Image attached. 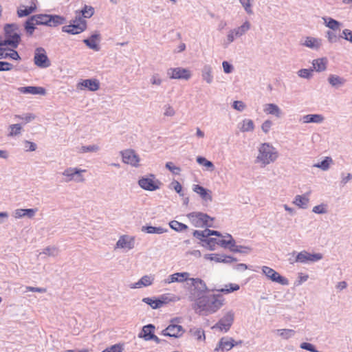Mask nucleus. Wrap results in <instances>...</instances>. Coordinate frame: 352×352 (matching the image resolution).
I'll list each match as a JSON object with an SVG mask.
<instances>
[{
    "label": "nucleus",
    "instance_id": "1",
    "mask_svg": "<svg viewBox=\"0 0 352 352\" xmlns=\"http://www.w3.org/2000/svg\"><path fill=\"white\" fill-rule=\"evenodd\" d=\"M188 287V299L190 301L197 302L206 294L210 292H220L225 294H229L238 291L240 288L237 284L230 283L222 289H209L206 283L199 278H190L189 282H187Z\"/></svg>",
    "mask_w": 352,
    "mask_h": 352
},
{
    "label": "nucleus",
    "instance_id": "2",
    "mask_svg": "<svg viewBox=\"0 0 352 352\" xmlns=\"http://www.w3.org/2000/svg\"><path fill=\"white\" fill-rule=\"evenodd\" d=\"M224 298L221 294H206L197 302L193 305V309L199 314L202 311L208 314L217 312L223 305Z\"/></svg>",
    "mask_w": 352,
    "mask_h": 352
},
{
    "label": "nucleus",
    "instance_id": "3",
    "mask_svg": "<svg viewBox=\"0 0 352 352\" xmlns=\"http://www.w3.org/2000/svg\"><path fill=\"white\" fill-rule=\"evenodd\" d=\"M5 38L4 43L10 50H15L21 41V36L19 28L14 24H8L4 28Z\"/></svg>",
    "mask_w": 352,
    "mask_h": 352
},
{
    "label": "nucleus",
    "instance_id": "4",
    "mask_svg": "<svg viewBox=\"0 0 352 352\" xmlns=\"http://www.w3.org/2000/svg\"><path fill=\"white\" fill-rule=\"evenodd\" d=\"M278 157L276 148L268 143H263L258 148L256 161L265 166L274 162Z\"/></svg>",
    "mask_w": 352,
    "mask_h": 352
},
{
    "label": "nucleus",
    "instance_id": "5",
    "mask_svg": "<svg viewBox=\"0 0 352 352\" xmlns=\"http://www.w3.org/2000/svg\"><path fill=\"white\" fill-rule=\"evenodd\" d=\"M87 29V22L81 16H76L69 25L62 28V31L70 34H78Z\"/></svg>",
    "mask_w": 352,
    "mask_h": 352
},
{
    "label": "nucleus",
    "instance_id": "6",
    "mask_svg": "<svg viewBox=\"0 0 352 352\" xmlns=\"http://www.w3.org/2000/svg\"><path fill=\"white\" fill-rule=\"evenodd\" d=\"M33 20L37 25H47L49 26H56L63 24L65 19L58 15L36 14L32 16Z\"/></svg>",
    "mask_w": 352,
    "mask_h": 352
},
{
    "label": "nucleus",
    "instance_id": "7",
    "mask_svg": "<svg viewBox=\"0 0 352 352\" xmlns=\"http://www.w3.org/2000/svg\"><path fill=\"white\" fill-rule=\"evenodd\" d=\"M138 184L144 190L154 191L160 188L162 183L155 178L154 175L151 174L148 177H141L138 181Z\"/></svg>",
    "mask_w": 352,
    "mask_h": 352
},
{
    "label": "nucleus",
    "instance_id": "8",
    "mask_svg": "<svg viewBox=\"0 0 352 352\" xmlns=\"http://www.w3.org/2000/svg\"><path fill=\"white\" fill-rule=\"evenodd\" d=\"M212 221H196L195 226H199L201 227H206L205 230H194L192 232L193 236H201V237H206V236H210L212 235H214L217 236H223L221 233L219 231L217 230H212L208 229V227L212 226Z\"/></svg>",
    "mask_w": 352,
    "mask_h": 352
},
{
    "label": "nucleus",
    "instance_id": "9",
    "mask_svg": "<svg viewBox=\"0 0 352 352\" xmlns=\"http://www.w3.org/2000/svg\"><path fill=\"white\" fill-rule=\"evenodd\" d=\"M262 272L263 274L266 276L267 278L272 282L278 283L281 285H289V280L287 278L283 276L278 272L270 267L263 266Z\"/></svg>",
    "mask_w": 352,
    "mask_h": 352
},
{
    "label": "nucleus",
    "instance_id": "10",
    "mask_svg": "<svg viewBox=\"0 0 352 352\" xmlns=\"http://www.w3.org/2000/svg\"><path fill=\"white\" fill-rule=\"evenodd\" d=\"M234 320V312L232 310L228 311L226 314L213 326V329H219L220 331L228 332Z\"/></svg>",
    "mask_w": 352,
    "mask_h": 352
},
{
    "label": "nucleus",
    "instance_id": "11",
    "mask_svg": "<svg viewBox=\"0 0 352 352\" xmlns=\"http://www.w3.org/2000/svg\"><path fill=\"white\" fill-rule=\"evenodd\" d=\"M34 64L40 68H47L51 65V62L47 56L46 51L43 47H37L34 51Z\"/></svg>",
    "mask_w": 352,
    "mask_h": 352
},
{
    "label": "nucleus",
    "instance_id": "12",
    "mask_svg": "<svg viewBox=\"0 0 352 352\" xmlns=\"http://www.w3.org/2000/svg\"><path fill=\"white\" fill-rule=\"evenodd\" d=\"M135 238L133 236L123 234L120 236L116 242L115 249H124L130 250L134 248Z\"/></svg>",
    "mask_w": 352,
    "mask_h": 352
},
{
    "label": "nucleus",
    "instance_id": "13",
    "mask_svg": "<svg viewBox=\"0 0 352 352\" xmlns=\"http://www.w3.org/2000/svg\"><path fill=\"white\" fill-rule=\"evenodd\" d=\"M121 155L124 163L130 164L133 166H138L139 165L140 157L133 150H125L121 152Z\"/></svg>",
    "mask_w": 352,
    "mask_h": 352
},
{
    "label": "nucleus",
    "instance_id": "14",
    "mask_svg": "<svg viewBox=\"0 0 352 352\" xmlns=\"http://www.w3.org/2000/svg\"><path fill=\"white\" fill-rule=\"evenodd\" d=\"M168 74L171 79L188 80L191 76L190 72L188 69L182 67L170 68L168 70Z\"/></svg>",
    "mask_w": 352,
    "mask_h": 352
},
{
    "label": "nucleus",
    "instance_id": "15",
    "mask_svg": "<svg viewBox=\"0 0 352 352\" xmlns=\"http://www.w3.org/2000/svg\"><path fill=\"white\" fill-rule=\"evenodd\" d=\"M234 339L229 337H222L214 349V351H228L234 347L233 344Z\"/></svg>",
    "mask_w": 352,
    "mask_h": 352
},
{
    "label": "nucleus",
    "instance_id": "16",
    "mask_svg": "<svg viewBox=\"0 0 352 352\" xmlns=\"http://www.w3.org/2000/svg\"><path fill=\"white\" fill-rule=\"evenodd\" d=\"M78 88L81 90L87 89L89 91H95L99 89L100 82L98 80L95 78L82 80L78 82Z\"/></svg>",
    "mask_w": 352,
    "mask_h": 352
},
{
    "label": "nucleus",
    "instance_id": "17",
    "mask_svg": "<svg viewBox=\"0 0 352 352\" xmlns=\"http://www.w3.org/2000/svg\"><path fill=\"white\" fill-rule=\"evenodd\" d=\"M10 58L13 60H19L21 58L16 50H10L3 41L0 42V59Z\"/></svg>",
    "mask_w": 352,
    "mask_h": 352
},
{
    "label": "nucleus",
    "instance_id": "18",
    "mask_svg": "<svg viewBox=\"0 0 352 352\" xmlns=\"http://www.w3.org/2000/svg\"><path fill=\"white\" fill-rule=\"evenodd\" d=\"M19 91L24 94H32V95H45L46 91L43 87H21L19 88Z\"/></svg>",
    "mask_w": 352,
    "mask_h": 352
},
{
    "label": "nucleus",
    "instance_id": "19",
    "mask_svg": "<svg viewBox=\"0 0 352 352\" xmlns=\"http://www.w3.org/2000/svg\"><path fill=\"white\" fill-rule=\"evenodd\" d=\"M197 239H199L201 241V245L211 251H213L215 250V246L217 245V239L215 238H212L210 236H206V237H201V236H195Z\"/></svg>",
    "mask_w": 352,
    "mask_h": 352
},
{
    "label": "nucleus",
    "instance_id": "20",
    "mask_svg": "<svg viewBox=\"0 0 352 352\" xmlns=\"http://www.w3.org/2000/svg\"><path fill=\"white\" fill-rule=\"evenodd\" d=\"M167 330L168 331L169 337L173 338H179L183 333L185 332V330L182 327V326L179 324H170L167 327Z\"/></svg>",
    "mask_w": 352,
    "mask_h": 352
},
{
    "label": "nucleus",
    "instance_id": "21",
    "mask_svg": "<svg viewBox=\"0 0 352 352\" xmlns=\"http://www.w3.org/2000/svg\"><path fill=\"white\" fill-rule=\"evenodd\" d=\"M189 273L188 272H177L170 275L168 279V283L178 282L182 283L184 281L189 282Z\"/></svg>",
    "mask_w": 352,
    "mask_h": 352
},
{
    "label": "nucleus",
    "instance_id": "22",
    "mask_svg": "<svg viewBox=\"0 0 352 352\" xmlns=\"http://www.w3.org/2000/svg\"><path fill=\"white\" fill-rule=\"evenodd\" d=\"M36 8V4L32 2L30 6H21L17 10L19 17L26 16L32 13Z\"/></svg>",
    "mask_w": 352,
    "mask_h": 352
},
{
    "label": "nucleus",
    "instance_id": "23",
    "mask_svg": "<svg viewBox=\"0 0 352 352\" xmlns=\"http://www.w3.org/2000/svg\"><path fill=\"white\" fill-rule=\"evenodd\" d=\"M155 327L153 324H148L146 325H144L141 332L139 333L138 337L140 338H144V340L148 341L150 340L148 338V336H149L150 334L154 333Z\"/></svg>",
    "mask_w": 352,
    "mask_h": 352
},
{
    "label": "nucleus",
    "instance_id": "24",
    "mask_svg": "<svg viewBox=\"0 0 352 352\" xmlns=\"http://www.w3.org/2000/svg\"><path fill=\"white\" fill-rule=\"evenodd\" d=\"M86 172V170L85 169H78V168H67L66 169L64 172H63V175L66 176V177H68L69 178V180L72 179L74 178V176L75 175H78L80 177V179H78V181L80 182H82L84 181V179L82 178V176L80 175V174L81 173H85Z\"/></svg>",
    "mask_w": 352,
    "mask_h": 352
},
{
    "label": "nucleus",
    "instance_id": "25",
    "mask_svg": "<svg viewBox=\"0 0 352 352\" xmlns=\"http://www.w3.org/2000/svg\"><path fill=\"white\" fill-rule=\"evenodd\" d=\"M36 212V209H17L14 212V217L21 218L26 216L28 218H32Z\"/></svg>",
    "mask_w": 352,
    "mask_h": 352
},
{
    "label": "nucleus",
    "instance_id": "26",
    "mask_svg": "<svg viewBox=\"0 0 352 352\" xmlns=\"http://www.w3.org/2000/svg\"><path fill=\"white\" fill-rule=\"evenodd\" d=\"M193 190L199 194L202 199L205 200H212V196L210 194V191L204 188V187L199 185H195L193 187Z\"/></svg>",
    "mask_w": 352,
    "mask_h": 352
},
{
    "label": "nucleus",
    "instance_id": "27",
    "mask_svg": "<svg viewBox=\"0 0 352 352\" xmlns=\"http://www.w3.org/2000/svg\"><path fill=\"white\" fill-rule=\"evenodd\" d=\"M153 278L151 276L145 275L143 276L137 283H135L132 288H140L142 286L147 287L152 285Z\"/></svg>",
    "mask_w": 352,
    "mask_h": 352
},
{
    "label": "nucleus",
    "instance_id": "28",
    "mask_svg": "<svg viewBox=\"0 0 352 352\" xmlns=\"http://www.w3.org/2000/svg\"><path fill=\"white\" fill-rule=\"evenodd\" d=\"M264 111L267 114L274 115L278 118L280 116V113H281V111H280V109H279V107L276 104H272V103L267 104L265 106Z\"/></svg>",
    "mask_w": 352,
    "mask_h": 352
},
{
    "label": "nucleus",
    "instance_id": "29",
    "mask_svg": "<svg viewBox=\"0 0 352 352\" xmlns=\"http://www.w3.org/2000/svg\"><path fill=\"white\" fill-rule=\"evenodd\" d=\"M94 14V9L92 6L85 5L84 8L80 11L76 12V16H82L84 18H90Z\"/></svg>",
    "mask_w": 352,
    "mask_h": 352
},
{
    "label": "nucleus",
    "instance_id": "30",
    "mask_svg": "<svg viewBox=\"0 0 352 352\" xmlns=\"http://www.w3.org/2000/svg\"><path fill=\"white\" fill-rule=\"evenodd\" d=\"M314 68L317 72H322L326 69L327 60L326 58H318L314 60L313 63Z\"/></svg>",
    "mask_w": 352,
    "mask_h": 352
},
{
    "label": "nucleus",
    "instance_id": "31",
    "mask_svg": "<svg viewBox=\"0 0 352 352\" xmlns=\"http://www.w3.org/2000/svg\"><path fill=\"white\" fill-rule=\"evenodd\" d=\"M294 203L300 208H306L309 203V195H297L295 197Z\"/></svg>",
    "mask_w": 352,
    "mask_h": 352
},
{
    "label": "nucleus",
    "instance_id": "32",
    "mask_svg": "<svg viewBox=\"0 0 352 352\" xmlns=\"http://www.w3.org/2000/svg\"><path fill=\"white\" fill-rule=\"evenodd\" d=\"M324 120L322 116L319 114H309L303 117V122L305 123L315 122L320 123Z\"/></svg>",
    "mask_w": 352,
    "mask_h": 352
},
{
    "label": "nucleus",
    "instance_id": "33",
    "mask_svg": "<svg viewBox=\"0 0 352 352\" xmlns=\"http://www.w3.org/2000/svg\"><path fill=\"white\" fill-rule=\"evenodd\" d=\"M254 129V124L250 119H245L241 122L240 130L242 132L252 131Z\"/></svg>",
    "mask_w": 352,
    "mask_h": 352
},
{
    "label": "nucleus",
    "instance_id": "34",
    "mask_svg": "<svg viewBox=\"0 0 352 352\" xmlns=\"http://www.w3.org/2000/svg\"><path fill=\"white\" fill-rule=\"evenodd\" d=\"M320 41L314 38L308 36L306 38L304 45L306 47H310V48H318L320 46Z\"/></svg>",
    "mask_w": 352,
    "mask_h": 352
},
{
    "label": "nucleus",
    "instance_id": "35",
    "mask_svg": "<svg viewBox=\"0 0 352 352\" xmlns=\"http://www.w3.org/2000/svg\"><path fill=\"white\" fill-rule=\"evenodd\" d=\"M142 230L149 234H162L166 231V230L162 227H155L152 226H143Z\"/></svg>",
    "mask_w": 352,
    "mask_h": 352
},
{
    "label": "nucleus",
    "instance_id": "36",
    "mask_svg": "<svg viewBox=\"0 0 352 352\" xmlns=\"http://www.w3.org/2000/svg\"><path fill=\"white\" fill-rule=\"evenodd\" d=\"M189 333L194 337H195L198 340H205L206 336L204 333V331L201 328H192L190 329Z\"/></svg>",
    "mask_w": 352,
    "mask_h": 352
},
{
    "label": "nucleus",
    "instance_id": "37",
    "mask_svg": "<svg viewBox=\"0 0 352 352\" xmlns=\"http://www.w3.org/2000/svg\"><path fill=\"white\" fill-rule=\"evenodd\" d=\"M277 332L281 338L286 340L294 336L296 333L294 330L289 329H278Z\"/></svg>",
    "mask_w": 352,
    "mask_h": 352
},
{
    "label": "nucleus",
    "instance_id": "38",
    "mask_svg": "<svg viewBox=\"0 0 352 352\" xmlns=\"http://www.w3.org/2000/svg\"><path fill=\"white\" fill-rule=\"evenodd\" d=\"M332 162L333 160L330 157H326L323 161H322L320 163L315 164L314 166L323 170H327L329 169V166Z\"/></svg>",
    "mask_w": 352,
    "mask_h": 352
},
{
    "label": "nucleus",
    "instance_id": "39",
    "mask_svg": "<svg viewBox=\"0 0 352 352\" xmlns=\"http://www.w3.org/2000/svg\"><path fill=\"white\" fill-rule=\"evenodd\" d=\"M41 254H44L50 256H56L58 254V249L55 246H47L43 250Z\"/></svg>",
    "mask_w": 352,
    "mask_h": 352
},
{
    "label": "nucleus",
    "instance_id": "40",
    "mask_svg": "<svg viewBox=\"0 0 352 352\" xmlns=\"http://www.w3.org/2000/svg\"><path fill=\"white\" fill-rule=\"evenodd\" d=\"M326 25L333 30H340V23L335 19L329 18L327 19H324Z\"/></svg>",
    "mask_w": 352,
    "mask_h": 352
},
{
    "label": "nucleus",
    "instance_id": "41",
    "mask_svg": "<svg viewBox=\"0 0 352 352\" xmlns=\"http://www.w3.org/2000/svg\"><path fill=\"white\" fill-rule=\"evenodd\" d=\"M168 224L172 229L176 231H182L188 228L186 225L181 223L180 221H169Z\"/></svg>",
    "mask_w": 352,
    "mask_h": 352
},
{
    "label": "nucleus",
    "instance_id": "42",
    "mask_svg": "<svg viewBox=\"0 0 352 352\" xmlns=\"http://www.w3.org/2000/svg\"><path fill=\"white\" fill-rule=\"evenodd\" d=\"M250 28V24L249 22H245L241 26L239 27L236 29H234L236 32V36H241L245 32H246Z\"/></svg>",
    "mask_w": 352,
    "mask_h": 352
},
{
    "label": "nucleus",
    "instance_id": "43",
    "mask_svg": "<svg viewBox=\"0 0 352 352\" xmlns=\"http://www.w3.org/2000/svg\"><path fill=\"white\" fill-rule=\"evenodd\" d=\"M223 254H205L204 258L207 260L214 261L217 263L223 262Z\"/></svg>",
    "mask_w": 352,
    "mask_h": 352
},
{
    "label": "nucleus",
    "instance_id": "44",
    "mask_svg": "<svg viewBox=\"0 0 352 352\" xmlns=\"http://www.w3.org/2000/svg\"><path fill=\"white\" fill-rule=\"evenodd\" d=\"M158 298L157 303L156 304V307H162L164 305L168 303L170 301H173L171 298H169L168 294H162Z\"/></svg>",
    "mask_w": 352,
    "mask_h": 352
},
{
    "label": "nucleus",
    "instance_id": "45",
    "mask_svg": "<svg viewBox=\"0 0 352 352\" xmlns=\"http://www.w3.org/2000/svg\"><path fill=\"white\" fill-rule=\"evenodd\" d=\"M36 25V24L35 23L34 20H33L32 16L26 21L25 30L30 35L33 34Z\"/></svg>",
    "mask_w": 352,
    "mask_h": 352
},
{
    "label": "nucleus",
    "instance_id": "46",
    "mask_svg": "<svg viewBox=\"0 0 352 352\" xmlns=\"http://www.w3.org/2000/svg\"><path fill=\"white\" fill-rule=\"evenodd\" d=\"M157 301H158V298H155V297H153V298L146 297V298H144L142 299V302L150 305L152 307V309H153L160 308V307H156V304L157 303Z\"/></svg>",
    "mask_w": 352,
    "mask_h": 352
},
{
    "label": "nucleus",
    "instance_id": "47",
    "mask_svg": "<svg viewBox=\"0 0 352 352\" xmlns=\"http://www.w3.org/2000/svg\"><path fill=\"white\" fill-rule=\"evenodd\" d=\"M188 218H193L194 220H213L212 218H210L206 214H204L203 213L197 212V213H192L188 215Z\"/></svg>",
    "mask_w": 352,
    "mask_h": 352
},
{
    "label": "nucleus",
    "instance_id": "48",
    "mask_svg": "<svg viewBox=\"0 0 352 352\" xmlns=\"http://www.w3.org/2000/svg\"><path fill=\"white\" fill-rule=\"evenodd\" d=\"M251 248L247 246L236 245L234 248H231V252H239L242 254H249L251 252Z\"/></svg>",
    "mask_w": 352,
    "mask_h": 352
},
{
    "label": "nucleus",
    "instance_id": "49",
    "mask_svg": "<svg viewBox=\"0 0 352 352\" xmlns=\"http://www.w3.org/2000/svg\"><path fill=\"white\" fill-rule=\"evenodd\" d=\"M329 82L331 85L336 86V85H339L343 84L344 82V80L340 78L339 76L331 75L329 77Z\"/></svg>",
    "mask_w": 352,
    "mask_h": 352
},
{
    "label": "nucleus",
    "instance_id": "50",
    "mask_svg": "<svg viewBox=\"0 0 352 352\" xmlns=\"http://www.w3.org/2000/svg\"><path fill=\"white\" fill-rule=\"evenodd\" d=\"M197 162L204 166H206L208 168H211L212 170L214 168L213 164L210 162L206 160L205 157H197Z\"/></svg>",
    "mask_w": 352,
    "mask_h": 352
},
{
    "label": "nucleus",
    "instance_id": "51",
    "mask_svg": "<svg viewBox=\"0 0 352 352\" xmlns=\"http://www.w3.org/2000/svg\"><path fill=\"white\" fill-rule=\"evenodd\" d=\"M96 36H92L89 39H85L84 43L90 48L98 50V45L96 41Z\"/></svg>",
    "mask_w": 352,
    "mask_h": 352
},
{
    "label": "nucleus",
    "instance_id": "52",
    "mask_svg": "<svg viewBox=\"0 0 352 352\" xmlns=\"http://www.w3.org/2000/svg\"><path fill=\"white\" fill-rule=\"evenodd\" d=\"M10 136H14L19 135L21 133V126L20 124H12L10 126Z\"/></svg>",
    "mask_w": 352,
    "mask_h": 352
},
{
    "label": "nucleus",
    "instance_id": "53",
    "mask_svg": "<svg viewBox=\"0 0 352 352\" xmlns=\"http://www.w3.org/2000/svg\"><path fill=\"white\" fill-rule=\"evenodd\" d=\"M295 262L298 263H307V252L302 251L299 252L295 259Z\"/></svg>",
    "mask_w": 352,
    "mask_h": 352
},
{
    "label": "nucleus",
    "instance_id": "54",
    "mask_svg": "<svg viewBox=\"0 0 352 352\" xmlns=\"http://www.w3.org/2000/svg\"><path fill=\"white\" fill-rule=\"evenodd\" d=\"M322 254L321 253H314L311 254L307 252V262H316L322 258Z\"/></svg>",
    "mask_w": 352,
    "mask_h": 352
},
{
    "label": "nucleus",
    "instance_id": "55",
    "mask_svg": "<svg viewBox=\"0 0 352 352\" xmlns=\"http://www.w3.org/2000/svg\"><path fill=\"white\" fill-rule=\"evenodd\" d=\"M300 347L310 352H319L316 346L309 342H302L300 344Z\"/></svg>",
    "mask_w": 352,
    "mask_h": 352
},
{
    "label": "nucleus",
    "instance_id": "56",
    "mask_svg": "<svg viewBox=\"0 0 352 352\" xmlns=\"http://www.w3.org/2000/svg\"><path fill=\"white\" fill-rule=\"evenodd\" d=\"M166 167L173 174H179L181 171V169L179 167H177L174 165V164L171 162H168L166 164Z\"/></svg>",
    "mask_w": 352,
    "mask_h": 352
},
{
    "label": "nucleus",
    "instance_id": "57",
    "mask_svg": "<svg viewBox=\"0 0 352 352\" xmlns=\"http://www.w3.org/2000/svg\"><path fill=\"white\" fill-rule=\"evenodd\" d=\"M47 289L44 287H35L32 286H26L25 290L24 292H38V293H45L46 292Z\"/></svg>",
    "mask_w": 352,
    "mask_h": 352
},
{
    "label": "nucleus",
    "instance_id": "58",
    "mask_svg": "<svg viewBox=\"0 0 352 352\" xmlns=\"http://www.w3.org/2000/svg\"><path fill=\"white\" fill-rule=\"evenodd\" d=\"M312 72V69H302L298 71V75L302 78H308L311 76Z\"/></svg>",
    "mask_w": 352,
    "mask_h": 352
},
{
    "label": "nucleus",
    "instance_id": "59",
    "mask_svg": "<svg viewBox=\"0 0 352 352\" xmlns=\"http://www.w3.org/2000/svg\"><path fill=\"white\" fill-rule=\"evenodd\" d=\"M24 144L27 151H34L36 149V145L34 142L25 140Z\"/></svg>",
    "mask_w": 352,
    "mask_h": 352
},
{
    "label": "nucleus",
    "instance_id": "60",
    "mask_svg": "<svg viewBox=\"0 0 352 352\" xmlns=\"http://www.w3.org/2000/svg\"><path fill=\"white\" fill-rule=\"evenodd\" d=\"M313 212L318 214H322L327 212L326 205L321 204L314 207Z\"/></svg>",
    "mask_w": 352,
    "mask_h": 352
},
{
    "label": "nucleus",
    "instance_id": "61",
    "mask_svg": "<svg viewBox=\"0 0 352 352\" xmlns=\"http://www.w3.org/2000/svg\"><path fill=\"white\" fill-rule=\"evenodd\" d=\"M12 69V65L8 62L0 61V72L10 71Z\"/></svg>",
    "mask_w": 352,
    "mask_h": 352
},
{
    "label": "nucleus",
    "instance_id": "62",
    "mask_svg": "<svg viewBox=\"0 0 352 352\" xmlns=\"http://www.w3.org/2000/svg\"><path fill=\"white\" fill-rule=\"evenodd\" d=\"M243 8H245V11L248 13H252V9H251V3L250 0H239Z\"/></svg>",
    "mask_w": 352,
    "mask_h": 352
},
{
    "label": "nucleus",
    "instance_id": "63",
    "mask_svg": "<svg viewBox=\"0 0 352 352\" xmlns=\"http://www.w3.org/2000/svg\"><path fill=\"white\" fill-rule=\"evenodd\" d=\"M110 352H122L123 350L122 344H116L108 348Z\"/></svg>",
    "mask_w": 352,
    "mask_h": 352
},
{
    "label": "nucleus",
    "instance_id": "64",
    "mask_svg": "<svg viewBox=\"0 0 352 352\" xmlns=\"http://www.w3.org/2000/svg\"><path fill=\"white\" fill-rule=\"evenodd\" d=\"M343 38L352 43V31L348 29H345L342 32Z\"/></svg>",
    "mask_w": 352,
    "mask_h": 352
}]
</instances>
